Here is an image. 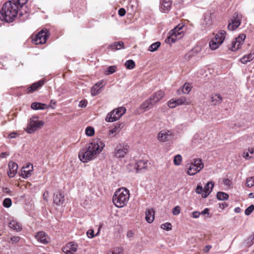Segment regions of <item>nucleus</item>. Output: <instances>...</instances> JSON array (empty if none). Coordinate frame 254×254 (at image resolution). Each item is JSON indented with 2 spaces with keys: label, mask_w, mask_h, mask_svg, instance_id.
Listing matches in <instances>:
<instances>
[{
  "label": "nucleus",
  "mask_w": 254,
  "mask_h": 254,
  "mask_svg": "<svg viewBox=\"0 0 254 254\" xmlns=\"http://www.w3.org/2000/svg\"><path fill=\"white\" fill-rule=\"evenodd\" d=\"M28 0H10L6 1L0 11V21L12 22L18 13L22 15L21 9L27 3Z\"/></svg>",
  "instance_id": "1"
},
{
  "label": "nucleus",
  "mask_w": 254,
  "mask_h": 254,
  "mask_svg": "<svg viewBox=\"0 0 254 254\" xmlns=\"http://www.w3.org/2000/svg\"><path fill=\"white\" fill-rule=\"evenodd\" d=\"M105 147V144L100 139H93L88 145L87 149H83L78 154L80 161L85 163L92 160L94 157L99 154Z\"/></svg>",
  "instance_id": "2"
},
{
  "label": "nucleus",
  "mask_w": 254,
  "mask_h": 254,
  "mask_svg": "<svg viewBox=\"0 0 254 254\" xmlns=\"http://www.w3.org/2000/svg\"><path fill=\"white\" fill-rule=\"evenodd\" d=\"M129 191L127 189L121 188L117 190L113 196V202L117 207H123L128 201Z\"/></svg>",
  "instance_id": "3"
},
{
  "label": "nucleus",
  "mask_w": 254,
  "mask_h": 254,
  "mask_svg": "<svg viewBox=\"0 0 254 254\" xmlns=\"http://www.w3.org/2000/svg\"><path fill=\"white\" fill-rule=\"evenodd\" d=\"M184 25L180 24L176 26L169 33L168 36L165 40V42L169 44L175 43L176 40L181 39L184 35L183 28Z\"/></svg>",
  "instance_id": "4"
},
{
  "label": "nucleus",
  "mask_w": 254,
  "mask_h": 254,
  "mask_svg": "<svg viewBox=\"0 0 254 254\" xmlns=\"http://www.w3.org/2000/svg\"><path fill=\"white\" fill-rule=\"evenodd\" d=\"M204 167L202 160L199 158L194 159L192 162L187 165V173L193 176L199 172Z\"/></svg>",
  "instance_id": "5"
},
{
  "label": "nucleus",
  "mask_w": 254,
  "mask_h": 254,
  "mask_svg": "<svg viewBox=\"0 0 254 254\" xmlns=\"http://www.w3.org/2000/svg\"><path fill=\"white\" fill-rule=\"evenodd\" d=\"M44 124L43 121L38 120V117H32L30 119L26 128V131L28 133H33L37 130L40 129Z\"/></svg>",
  "instance_id": "6"
},
{
  "label": "nucleus",
  "mask_w": 254,
  "mask_h": 254,
  "mask_svg": "<svg viewBox=\"0 0 254 254\" xmlns=\"http://www.w3.org/2000/svg\"><path fill=\"white\" fill-rule=\"evenodd\" d=\"M126 109L124 107L118 108L109 112L106 116L105 121L107 122H114L119 120L126 113Z\"/></svg>",
  "instance_id": "7"
},
{
  "label": "nucleus",
  "mask_w": 254,
  "mask_h": 254,
  "mask_svg": "<svg viewBox=\"0 0 254 254\" xmlns=\"http://www.w3.org/2000/svg\"><path fill=\"white\" fill-rule=\"evenodd\" d=\"M49 35V31L47 29H43L32 37V42L35 45L44 44Z\"/></svg>",
  "instance_id": "8"
},
{
  "label": "nucleus",
  "mask_w": 254,
  "mask_h": 254,
  "mask_svg": "<svg viewBox=\"0 0 254 254\" xmlns=\"http://www.w3.org/2000/svg\"><path fill=\"white\" fill-rule=\"evenodd\" d=\"M226 34V32L224 30H221L217 33L209 42L210 48H219L223 43Z\"/></svg>",
  "instance_id": "9"
},
{
  "label": "nucleus",
  "mask_w": 254,
  "mask_h": 254,
  "mask_svg": "<svg viewBox=\"0 0 254 254\" xmlns=\"http://www.w3.org/2000/svg\"><path fill=\"white\" fill-rule=\"evenodd\" d=\"M175 136V132L173 130L163 129L157 135V139L160 142H168L172 140Z\"/></svg>",
  "instance_id": "10"
},
{
  "label": "nucleus",
  "mask_w": 254,
  "mask_h": 254,
  "mask_svg": "<svg viewBox=\"0 0 254 254\" xmlns=\"http://www.w3.org/2000/svg\"><path fill=\"white\" fill-rule=\"evenodd\" d=\"M129 146L127 144H119L116 146L114 151V157L120 159L124 158L127 153Z\"/></svg>",
  "instance_id": "11"
},
{
  "label": "nucleus",
  "mask_w": 254,
  "mask_h": 254,
  "mask_svg": "<svg viewBox=\"0 0 254 254\" xmlns=\"http://www.w3.org/2000/svg\"><path fill=\"white\" fill-rule=\"evenodd\" d=\"M242 15L235 12L232 15L230 21L228 25V29L229 30L233 31L237 29L241 24Z\"/></svg>",
  "instance_id": "12"
},
{
  "label": "nucleus",
  "mask_w": 254,
  "mask_h": 254,
  "mask_svg": "<svg viewBox=\"0 0 254 254\" xmlns=\"http://www.w3.org/2000/svg\"><path fill=\"white\" fill-rule=\"evenodd\" d=\"M154 105V104L153 103V102L150 100V98H149L148 99L144 101L140 106L136 109L135 113L138 115L141 114L152 109Z\"/></svg>",
  "instance_id": "13"
},
{
  "label": "nucleus",
  "mask_w": 254,
  "mask_h": 254,
  "mask_svg": "<svg viewBox=\"0 0 254 254\" xmlns=\"http://www.w3.org/2000/svg\"><path fill=\"white\" fill-rule=\"evenodd\" d=\"M125 124L124 123H117L113 125L112 128H111L108 133V136L110 137H115L124 127Z\"/></svg>",
  "instance_id": "14"
},
{
  "label": "nucleus",
  "mask_w": 254,
  "mask_h": 254,
  "mask_svg": "<svg viewBox=\"0 0 254 254\" xmlns=\"http://www.w3.org/2000/svg\"><path fill=\"white\" fill-rule=\"evenodd\" d=\"M204 49H191L185 55L186 59H190L194 56L202 57L203 56L202 51Z\"/></svg>",
  "instance_id": "15"
},
{
  "label": "nucleus",
  "mask_w": 254,
  "mask_h": 254,
  "mask_svg": "<svg viewBox=\"0 0 254 254\" xmlns=\"http://www.w3.org/2000/svg\"><path fill=\"white\" fill-rule=\"evenodd\" d=\"M35 238L40 243L43 244H47L50 242L48 236L43 231L38 232L35 235Z\"/></svg>",
  "instance_id": "16"
},
{
  "label": "nucleus",
  "mask_w": 254,
  "mask_h": 254,
  "mask_svg": "<svg viewBox=\"0 0 254 254\" xmlns=\"http://www.w3.org/2000/svg\"><path fill=\"white\" fill-rule=\"evenodd\" d=\"M77 244L74 242L69 243L64 248V252L66 254H74L77 251Z\"/></svg>",
  "instance_id": "17"
},
{
  "label": "nucleus",
  "mask_w": 254,
  "mask_h": 254,
  "mask_svg": "<svg viewBox=\"0 0 254 254\" xmlns=\"http://www.w3.org/2000/svg\"><path fill=\"white\" fill-rule=\"evenodd\" d=\"M9 171L7 172L9 178H13L15 176L18 169V165L13 162H9L8 163Z\"/></svg>",
  "instance_id": "18"
},
{
  "label": "nucleus",
  "mask_w": 254,
  "mask_h": 254,
  "mask_svg": "<svg viewBox=\"0 0 254 254\" xmlns=\"http://www.w3.org/2000/svg\"><path fill=\"white\" fill-rule=\"evenodd\" d=\"M33 171V165L29 163L25 167H23L21 171V176L23 178H26L31 175V172Z\"/></svg>",
  "instance_id": "19"
},
{
  "label": "nucleus",
  "mask_w": 254,
  "mask_h": 254,
  "mask_svg": "<svg viewBox=\"0 0 254 254\" xmlns=\"http://www.w3.org/2000/svg\"><path fill=\"white\" fill-rule=\"evenodd\" d=\"M171 0H160V9L162 12H168L171 9Z\"/></svg>",
  "instance_id": "20"
},
{
  "label": "nucleus",
  "mask_w": 254,
  "mask_h": 254,
  "mask_svg": "<svg viewBox=\"0 0 254 254\" xmlns=\"http://www.w3.org/2000/svg\"><path fill=\"white\" fill-rule=\"evenodd\" d=\"M164 92L160 90L153 94L149 98L155 105L164 97Z\"/></svg>",
  "instance_id": "21"
},
{
  "label": "nucleus",
  "mask_w": 254,
  "mask_h": 254,
  "mask_svg": "<svg viewBox=\"0 0 254 254\" xmlns=\"http://www.w3.org/2000/svg\"><path fill=\"white\" fill-rule=\"evenodd\" d=\"M245 38L246 35L245 34H240L238 37L235 39V41L232 43V48H240L241 47L244 43Z\"/></svg>",
  "instance_id": "22"
},
{
  "label": "nucleus",
  "mask_w": 254,
  "mask_h": 254,
  "mask_svg": "<svg viewBox=\"0 0 254 254\" xmlns=\"http://www.w3.org/2000/svg\"><path fill=\"white\" fill-rule=\"evenodd\" d=\"M214 184L212 182L207 183L204 187L203 193H202V197L205 198L211 192Z\"/></svg>",
  "instance_id": "23"
},
{
  "label": "nucleus",
  "mask_w": 254,
  "mask_h": 254,
  "mask_svg": "<svg viewBox=\"0 0 254 254\" xmlns=\"http://www.w3.org/2000/svg\"><path fill=\"white\" fill-rule=\"evenodd\" d=\"M54 202L57 205L63 204L64 201V195L60 192H58L54 194Z\"/></svg>",
  "instance_id": "24"
},
{
  "label": "nucleus",
  "mask_w": 254,
  "mask_h": 254,
  "mask_svg": "<svg viewBox=\"0 0 254 254\" xmlns=\"http://www.w3.org/2000/svg\"><path fill=\"white\" fill-rule=\"evenodd\" d=\"M134 167L136 172H139L141 170L147 168V162L144 160H140L134 164Z\"/></svg>",
  "instance_id": "25"
},
{
  "label": "nucleus",
  "mask_w": 254,
  "mask_h": 254,
  "mask_svg": "<svg viewBox=\"0 0 254 254\" xmlns=\"http://www.w3.org/2000/svg\"><path fill=\"white\" fill-rule=\"evenodd\" d=\"M155 212L153 209H148L145 212V219L149 223H152L154 219Z\"/></svg>",
  "instance_id": "26"
},
{
  "label": "nucleus",
  "mask_w": 254,
  "mask_h": 254,
  "mask_svg": "<svg viewBox=\"0 0 254 254\" xmlns=\"http://www.w3.org/2000/svg\"><path fill=\"white\" fill-rule=\"evenodd\" d=\"M44 84V81L42 80H40L37 82L34 83L32 84L31 86L29 87L27 89V93H31L35 90H36L37 89H38L39 87H40L42 85Z\"/></svg>",
  "instance_id": "27"
},
{
  "label": "nucleus",
  "mask_w": 254,
  "mask_h": 254,
  "mask_svg": "<svg viewBox=\"0 0 254 254\" xmlns=\"http://www.w3.org/2000/svg\"><path fill=\"white\" fill-rule=\"evenodd\" d=\"M49 107V106L47 104L39 102H34L31 105V108L33 110H44L48 109Z\"/></svg>",
  "instance_id": "28"
},
{
  "label": "nucleus",
  "mask_w": 254,
  "mask_h": 254,
  "mask_svg": "<svg viewBox=\"0 0 254 254\" xmlns=\"http://www.w3.org/2000/svg\"><path fill=\"white\" fill-rule=\"evenodd\" d=\"M211 99V102L214 105H217L221 104L223 100L222 97L219 94H212Z\"/></svg>",
  "instance_id": "29"
},
{
  "label": "nucleus",
  "mask_w": 254,
  "mask_h": 254,
  "mask_svg": "<svg viewBox=\"0 0 254 254\" xmlns=\"http://www.w3.org/2000/svg\"><path fill=\"white\" fill-rule=\"evenodd\" d=\"M9 226L10 228L18 231L22 229L21 225L17 221L14 220L10 221Z\"/></svg>",
  "instance_id": "30"
},
{
  "label": "nucleus",
  "mask_w": 254,
  "mask_h": 254,
  "mask_svg": "<svg viewBox=\"0 0 254 254\" xmlns=\"http://www.w3.org/2000/svg\"><path fill=\"white\" fill-rule=\"evenodd\" d=\"M254 59V52L250 53L248 55L244 56L242 59H241V62L243 64H246L249 62H250Z\"/></svg>",
  "instance_id": "31"
},
{
  "label": "nucleus",
  "mask_w": 254,
  "mask_h": 254,
  "mask_svg": "<svg viewBox=\"0 0 254 254\" xmlns=\"http://www.w3.org/2000/svg\"><path fill=\"white\" fill-rule=\"evenodd\" d=\"M191 87H192L190 83H185L184 85L182 86L181 89L182 93L184 94H188L191 90Z\"/></svg>",
  "instance_id": "32"
},
{
  "label": "nucleus",
  "mask_w": 254,
  "mask_h": 254,
  "mask_svg": "<svg viewBox=\"0 0 254 254\" xmlns=\"http://www.w3.org/2000/svg\"><path fill=\"white\" fill-rule=\"evenodd\" d=\"M228 194L225 192L219 191L217 193V198L220 200H227L228 199Z\"/></svg>",
  "instance_id": "33"
},
{
  "label": "nucleus",
  "mask_w": 254,
  "mask_h": 254,
  "mask_svg": "<svg viewBox=\"0 0 254 254\" xmlns=\"http://www.w3.org/2000/svg\"><path fill=\"white\" fill-rule=\"evenodd\" d=\"M174 102L177 106L182 104H188L189 103L187 102L186 98L185 97H181L177 99H174Z\"/></svg>",
  "instance_id": "34"
},
{
  "label": "nucleus",
  "mask_w": 254,
  "mask_h": 254,
  "mask_svg": "<svg viewBox=\"0 0 254 254\" xmlns=\"http://www.w3.org/2000/svg\"><path fill=\"white\" fill-rule=\"evenodd\" d=\"M125 66L127 69H131L135 67V64L133 60H129L126 61L125 63Z\"/></svg>",
  "instance_id": "35"
},
{
  "label": "nucleus",
  "mask_w": 254,
  "mask_h": 254,
  "mask_svg": "<svg viewBox=\"0 0 254 254\" xmlns=\"http://www.w3.org/2000/svg\"><path fill=\"white\" fill-rule=\"evenodd\" d=\"M182 161V157L181 155L178 154L176 155L173 160L174 164L176 166L181 165Z\"/></svg>",
  "instance_id": "36"
},
{
  "label": "nucleus",
  "mask_w": 254,
  "mask_h": 254,
  "mask_svg": "<svg viewBox=\"0 0 254 254\" xmlns=\"http://www.w3.org/2000/svg\"><path fill=\"white\" fill-rule=\"evenodd\" d=\"M99 90L98 85L95 84L91 88V93L92 96H96L100 93Z\"/></svg>",
  "instance_id": "37"
},
{
  "label": "nucleus",
  "mask_w": 254,
  "mask_h": 254,
  "mask_svg": "<svg viewBox=\"0 0 254 254\" xmlns=\"http://www.w3.org/2000/svg\"><path fill=\"white\" fill-rule=\"evenodd\" d=\"M246 185L249 188L254 186V177H249L247 179Z\"/></svg>",
  "instance_id": "38"
},
{
  "label": "nucleus",
  "mask_w": 254,
  "mask_h": 254,
  "mask_svg": "<svg viewBox=\"0 0 254 254\" xmlns=\"http://www.w3.org/2000/svg\"><path fill=\"white\" fill-rule=\"evenodd\" d=\"M86 134L88 136H91L94 134V128L91 127H87L85 129Z\"/></svg>",
  "instance_id": "39"
},
{
  "label": "nucleus",
  "mask_w": 254,
  "mask_h": 254,
  "mask_svg": "<svg viewBox=\"0 0 254 254\" xmlns=\"http://www.w3.org/2000/svg\"><path fill=\"white\" fill-rule=\"evenodd\" d=\"M161 228L162 229L166 230L167 231H170L172 229V225L169 222H167L164 224H162L161 225Z\"/></svg>",
  "instance_id": "40"
},
{
  "label": "nucleus",
  "mask_w": 254,
  "mask_h": 254,
  "mask_svg": "<svg viewBox=\"0 0 254 254\" xmlns=\"http://www.w3.org/2000/svg\"><path fill=\"white\" fill-rule=\"evenodd\" d=\"M118 46L120 48H123L124 43L122 41L115 42L110 45V48H117Z\"/></svg>",
  "instance_id": "41"
},
{
  "label": "nucleus",
  "mask_w": 254,
  "mask_h": 254,
  "mask_svg": "<svg viewBox=\"0 0 254 254\" xmlns=\"http://www.w3.org/2000/svg\"><path fill=\"white\" fill-rule=\"evenodd\" d=\"M12 201L10 198H5L3 201V205L5 207L8 208L11 205Z\"/></svg>",
  "instance_id": "42"
},
{
  "label": "nucleus",
  "mask_w": 254,
  "mask_h": 254,
  "mask_svg": "<svg viewBox=\"0 0 254 254\" xmlns=\"http://www.w3.org/2000/svg\"><path fill=\"white\" fill-rule=\"evenodd\" d=\"M254 210V205H251L249 206L245 211V213L246 215H250Z\"/></svg>",
  "instance_id": "43"
},
{
  "label": "nucleus",
  "mask_w": 254,
  "mask_h": 254,
  "mask_svg": "<svg viewBox=\"0 0 254 254\" xmlns=\"http://www.w3.org/2000/svg\"><path fill=\"white\" fill-rule=\"evenodd\" d=\"M116 67L115 66H110L108 67V70L106 71V74H111L116 71Z\"/></svg>",
  "instance_id": "44"
},
{
  "label": "nucleus",
  "mask_w": 254,
  "mask_h": 254,
  "mask_svg": "<svg viewBox=\"0 0 254 254\" xmlns=\"http://www.w3.org/2000/svg\"><path fill=\"white\" fill-rule=\"evenodd\" d=\"M181 208L179 206H175L172 211L173 214L174 215H177L180 213Z\"/></svg>",
  "instance_id": "45"
},
{
  "label": "nucleus",
  "mask_w": 254,
  "mask_h": 254,
  "mask_svg": "<svg viewBox=\"0 0 254 254\" xmlns=\"http://www.w3.org/2000/svg\"><path fill=\"white\" fill-rule=\"evenodd\" d=\"M87 236L89 238H93L94 235V232L93 230L90 229L87 232Z\"/></svg>",
  "instance_id": "46"
},
{
  "label": "nucleus",
  "mask_w": 254,
  "mask_h": 254,
  "mask_svg": "<svg viewBox=\"0 0 254 254\" xmlns=\"http://www.w3.org/2000/svg\"><path fill=\"white\" fill-rule=\"evenodd\" d=\"M176 103L174 102V99H171L168 102V106L170 108H173L177 106L176 105H175Z\"/></svg>",
  "instance_id": "47"
},
{
  "label": "nucleus",
  "mask_w": 254,
  "mask_h": 254,
  "mask_svg": "<svg viewBox=\"0 0 254 254\" xmlns=\"http://www.w3.org/2000/svg\"><path fill=\"white\" fill-rule=\"evenodd\" d=\"M196 193L198 194H201L202 192H203V188L201 186L199 185H197L196 189H195Z\"/></svg>",
  "instance_id": "48"
},
{
  "label": "nucleus",
  "mask_w": 254,
  "mask_h": 254,
  "mask_svg": "<svg viewBox=\"0 0 254 254\" xmlns=\"http://www.w3.org/2000/svg\"><path fill=\"white\" fill-rule=\"evenodd\" d=\"M87 102L85 100H81L80 101L78 106L81 108H85L86 107Z\"/></svg>",
  "instance_id": "49"
},
{
  "label": "nucleus",
  "mask_w": 254,
  "mask_h": 254,
  "mask_svg": "<svg viewBox=\"0 0 254 254\" xmlns=\"http://www.w3.org/2000/svg\"><path fill=\"white\" fill-rule=\"evenodd\" d=\"M126 10L123 8H121L118 11V14L121 16H124L126 14Z\"/></svg>",
  "instance_id": "50"
},
{
  "label": "nucleus",
  "mask_w": 254,
  "mask_h": 254,
  "mask_svg": "<svg viewBox=\"0 0 254 254\" xmlns=\"http://www.w3.org/2000/svg\"><path fill=\"white\" fill-rule=\"evenodd\" d=\"M160 46L161 43L160 42H156L155 43L152 44L149 46V48H159Z\"/></svg>",
  "instance_id": "51"
},
{
  "label": "nucleus",
  "mask_w": 254,
  "mask_h": 254,
  "mask_svg": "<svg viewBox=\"0 0 254 254\" xmlns=\"http://www.w3.org/2000/svg\"><path fill=\"white\" fill-rule=\"evenodd\" d=\"M200 213L198 211H194L191 213V217L194 218H197L199 217Z\"/></svg>",
  "instance_id": "52"
},
{
  "label": "nucleus",
  "mask_w": 254,
  "mask_h": 254,
  "mask_svg": "<svg viewBox=\"0 0 254 254\" xmlns=\"http://www.w3.org/2000/svg\"><path fill=\"white\" fill-rule=\"evenodd\" d=\"M11 240L13 243H17L19 240V237L18 236H14L11 238Z\"/></svg>",
  "instance_id": "53"
},
{
  "label": "nucleus",
  "mask_w": 254,
  "mask_h": 254,
  "mask_svg": "<svg viewBox=\"0 0 254 254\" xmlns=\"http://www.w3.org/2000/svg\"><path fill=\"white\" fill-rule=\"evenodd\" d=\"M211 248L212 247L211 245H206L203 249V251L205 253H208Z\"/></svg>",
  "instance_id": "54"
},
{
  "label": "nucleus",
  "mask_w": 254,
  "mask_h": 254,
  "mask_svg": "<svg viewBox=\"0 0 254 254\" xmlns=\"http://www.w3.org/2000/svg\"><path fill=\"white\" fill-rule=\"evenodd\" d=\"M9 155V153L8 152H2L0 154V156L1 158H5L6 156Z\"/></svg>",
  "instance_id": "55"
},
{
  "label": "nucleus",
  "mask_w": 254,
  "mask_h": 254,
  "mask_svg": "<svg viewBox=\"0 0 254 254\" xmlns=\"http://www.w3.org/2000/svg\"><path fill=\"white\" fill-rule=\"evenodd\" d=\"M209 209L208 208H205L201 213L200 214L202 215H205L206 214H209Z\"/></svg>",
  "instance_id": "56"
},
{
  "label": "nucleus",
  "mask_w": 254,
  "mask_h": 254,
  "mask_svg": "<svg viewBox=\"0 0 254 254\" xmlns=\"http://www.w3.org/2000/svg\"><path fill=\"white\" fill-rule=\"evenodd\" d=\"M243 156L246 159H249L252 158V157L249 156V154L248 152H246V153L244 152Z\"/></svg>",
  "instance_id": "57"
},
{
  "label": "nucleus",
  "mask_w": 254,
  "mask_h": 254,
  "mask_svg": "<svg viewBox=\"0 0 254 254\" xmlns=\"http://www.w3.org/2000/svg\"><path fill=\"white\" fill-rule=\"evenodd\" d=\"M16 134L17 133L16 132H12L8 135V137L10 138H13L15 137Z\"/></svg>",
  "instance_id": "58"
},
{
  "label": "nucleus",
  "mask_w": 254,
  "mask_h": 254,
  "mask_svg": "<svg viewBox=\"0 0 254 254\" xmlns=\"http://www.w3.org/2000/svg\"><path fill=\"white\" fill-rule=\"evenodd\" d=\"M123 254V250L122 249H118V252H112L111 254Z\"/></svg>",
  "instance_id": "59"
},
{
  "label": "nucleus",
  "mask_w": 254,
  "mask_h": 254,
  "mask_svg": "<svg viewBox=\"0 0 254 254\" xmlns=\"http://www.w3.org/2000/svg\"><path fill=\"white\" fill-rule=\"evenodd\" d=\"M48 195H49V193L48 191H46L45 192L44 194H43V198L45 200H46V201H47L48 200Z\"/></svg>",
  "instance_id": "60"
},
{
  "label": "nucleus",
  "mask_w": 254,
  "mask_h": 254,
  "mask_svg": "<svg viewBox=\"0 0 254 254\" xmlns=\"http://www.w3.org/2000/svg\"><path fill=\"white\" fill-rule=\"evenodd\" d=\"M127 237H132L133 236V233L131 231H129L127 232Z\"/></svg>",
  "instance_id": "61"
},
{
  "label": "nucleus",
  "mask_w": 254,
  "mask_h": 254,
  "mask_svg": "<svg viewBox=\"0 0 254 254\" xmlns=\"http://www.w3.org/2000/svg\"><path fill=\"white\" fill-rule=\"evenodd\" d=\"M95 84H97L98 85V88L100 89L101 88L103 87V82L102 81H100L97 83H96Z\"/></svg>",
  "instance_id": "62"
},
{
  "label": "nucleus",
  "mask_w": 254,
  "mask_h": 254,
  "mask_svg": "<svg viewBox=\"0 0 254 254\" xmlns=\"http://www.w3.org/2000/svg\"><path fill=\"white\" fill-rule=\"evenodd\" d=\"M2 190L5 193H9L10 192V190L7 188H3Z\"/></svg>",
  "instance_id": "63"
},
{
  "label": "nucleus",
  "mask_w": 254,
  "mask_h": 254,
  "mask_svg": "<svg viewBox=\"0 0 254 254\" xmlns=\"http://www.w3.org/2000/svg\"><path fill=\"white\" fill-rule=\"evenodd\" d=\"M234 211L236 213H239L241 212V209L240 207H236L235 208Z\"/></svg>",
  "instance_id": "64"
}]
</instances>
